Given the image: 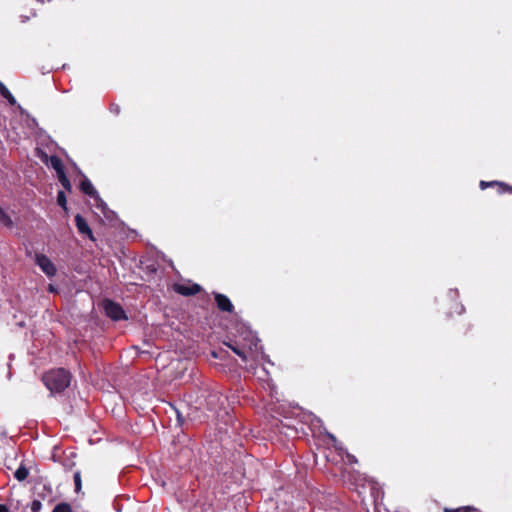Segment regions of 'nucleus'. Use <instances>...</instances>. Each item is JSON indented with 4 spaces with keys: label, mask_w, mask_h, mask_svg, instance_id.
Returning a JSON list of instances; mask_svg holds the SVG:
<instances>
[{
    "label": "nucleus",
    "mask_w": 512,
    "mask_h": 512,
    "mask_svg": "<svg viewBox=\"0 0 512 512\" xmlns=\"http://www.w3.org/2000/svg\"><path fill=\"white\" fill-rule=\"evenodd\" d=\"M71 373L64 368H57L46 372L43 377V383L47 389L54 393L63 392L71 382Z\"/></svg>",
    "instance_id": "nucleus-1"
},
{
    "label": "nucleus",
    "mask_w": 512,
    "mask_h": 512,
    "mask_svg": "<svg viewBox=\"0 0 512 512\" xmlns=\"http://www.w3.org/2000/svg\"><path fill=\"white\" fill-rule=\"evenodd\" d=\"M105 314L114 321L127 319L122 306L112 300H105L103 304Z\"/></svg>",
    "instance_id": "nucleus-2"
},
{
    "label": "nucleus",
    "mask_w": 512,
    "mask_h": 512,
    "mask_svg": "<svg viewBox=\"0 0 512 512\" xmlns=\"http://www.w3.org/2000/svg\"><path fill=\"white\" fill-rule=\"evenodd\" d=\"M34 261L47 277L56 275L57 269L55 264L45 254L36 253Z\"/></svg>",
    "instance_id": "nucleus-3"
},
{
    "label": "nucleus",
    "mask_w": 512,
    "mask_h": 512,
    "mask_svg": "<svg viewBox=\"0 0 512 512\" xmlns=\"http://www.w3.org/2000/svg\"><path fill=\"white\" fill-rule=\"evenodd\" d=\"M214 298L219 310L230 313L233 311L234 306L226 295L221 293H214Z\"/></svg>",
    "instance_id": "nucleus-4"
},
{
    "label": "nucleus",
    "mask_w": 512,
    "mask_h": 512,
    "mask_svg": "<svg viewBox=\"0 0 512 512\" xmlns=\"http://www.w3.org/2000/svg\"><path fill=\"white\" fill-rule=\"evenodd\" d=\"M75 224L80 234L87 235L91 240H94L91 228L89 227L84 217H82L80 214L75 216Z\"/></svg>",
    "instance_id": "nucleus-5"
},
{
    "label": "nucleus",
    "mask_w": 512,
    "mask_h": 512,
    "mask_svg": "<svg viewBox=\"0 0 512 512\" xmlns=\"http://www.w3.org/2000/svg\"><path fill=\"white\" fill-rule=\"evenodd\" d=\"M206 402L209 410H216L218 406L224 404V398L219 392H209L206 397Z\"/></svg>",
    "instance_id": "nucleus-6"
},
{
    "label": "nucleus",
    "mask_w": 512,
    "mask_h": 512,
    "mask_svg": "<svg viewBox=\"0 0 512 512\" xmlns=\"http://www.w3.org/2000/svg\"><path fill=\"white\" fill-rule=\"evenodd\" d=\"M201 286L198 284H193L191 286H186L182 284L175 285V291L183 296H192L196 295L201 291Z\"/></svg>",
    "instance_id": "nucleus-7"
},
{
    "label": "nucleus",
    "mask_w": 512,
    "mask_h": 512,
    "mask_svg": "<svg viewBox=\"0 0 512 512\" xmlns=\"http://www.w3.org/2000/svg\"><path fill=\"white\" fill-rule=\"evenodd\" d=\"M80 188L82 192L92 198H98V192L92 185L91 181L87 177H83L81 181Z\"/></svg>",
    "instance_id": "nucleus-8"
},
{
    "label": "nucleus",
    "mask_w": 512,
    "mask_h": 512,
    "mask_svg": "<svg viewBox=\"0 0 512 512\" xmlns=\"http://www.w3.org/2000/svg\"><path fill=\"white\" fill-rule=\"evenodd\" d=\"M0 94L3 98H5L9 104L16 105L17 101L15 97L11 94L9 89L0 81Z\"/></svg>",
    "instance_id": "nucleus-9"
},
{
    "label": "nucleus",
    "mask_w": 512,
    "mask_h": 512,
    "mask_svg": "<svg viewBox=\"0 0 512 512\" xmlns=\"http://www.w3.org/2000/svg\"><path fill=\"white\" fill-rule=\"evenodd\" d=\"M0 224L7 228H12L14 225L11 217L1 207H0Z\"/></svg>",
    "instance_id": "nucleus-10"
},
{
    "label": "nucleus",
    "mask_w": 512,
    "mask_h": 512,
    "mask_svg": "<svg viewBox=\"0 0 512 512\" xmlns=\"http://www.w3.org/2000/svg\"><path fill=\"white\" fill-rule=\"evenodd\" d=\"M50 164H51L52 168L56 171L57 174L64 171L62 161L58 156H55V155L51 156Z\"/></svg>",
    "instance_id": "nucleus-11"
},
{
    "label": "nucleus",
    "mask_w": 512,
    "mask_h": 512,
    "mask_svg": "<svg viewBox=\"0 0 512 512\" xmlns=\"http://www.w3.org/2000/svg\"><path fill=\"white\" fill-rule=\"evenodd\" d=\"M29 475V471L28 469L21 465L14 473V477L18 480V481H24Z\"/></svg>",
    "instance_id": "nucleus-12"
},
{
    "label": "nucleus",
    "mask_w": 512,
    "mask_h": 512,
    "mask_svg": "<svg viewBox=\"0 0 512 512\" xmlns=\"http://www.w3.org/2000/svg\"><path fill=\"white\" fill-rule=\"evenodd\" d=\"M58 180L64 189L70 191L72 186L64 171L57 174Z\"/></svg>",
    "instance_id": "nucleus-13"
},
{
    "label": "nucleus",
    "mask_w": 512,
    "mask_h": 512,
    "mask_svg": "<svg viewBox=\"0 0 512 512\" xmlns=\"http://www.w3.org/2000/svg\"><path fill=\"white\" fill-rule=\"evenodd\" d=\"M52 512H72V510L68 503L62 502L57 504Z\"/></svg>",
    "instance_id": "nucleus-14"
},
{
    "label": "nucleus",
    "mask_w": 512,
    "mask_h": 512,
    "mask_svg": "<svg viewBox=\"0 0 512 512\" xmlns=\"http://www.w3.org/2000/svg\"><path fill=\"white\" fill-rule=\"evenodd\" d=\"M57 203L62 208L66 209L67 200H66L65 193L63 191H59L58 192V194H57Z\"/></svg>",
    "instance_id": "nucleus-15"
},
{
    "label": "nucleus",
    "mask_w": 512,
    "mask_h": 512,
    "mask_svg": "<svg viewBox=\"0 0 512 512\" xmlns=\"http://www.w3.org/2000/svg\"><path fill=\"white\" fill-rule=\"evenodd\" d=\"M74 484H75V492H79L81 490V473L80 471H76L74 473Z\"/></svg>",
    "instance_id": "nucleus-16"
},
{
    "label": "nucleus",
    "mask_w": 512,
    "mask_h": 512,
    "mask_svg": "<svg viewBox=\"0 0 512 512\" xmlns=\"http://www.w3.org/2000/svg\"><path fill=\"white\" fill-rule=\"evenodd\" d=\"M228 347L235 353L237 354L239 357H241L243 360H246L247 359V356L245 354V352L241 349H239L237 346H234V345H231V344H228Z\"/></svg>",
    "instance_id": "nucleus-17"
},
{
    "label": "nucleus",
    "mask_w": 512,
    "mask_h": 512,
    "mask_svg": "<svg viewBox=\"0 0 512 512\" xmlns=\"http://www.w3.org/2000/svg\"><path fill=\"white\" fill-rule=\"evenodd\" d=\"M94 200L96 201V207L100 209L101 212L105 211L108 208L107 204L100 198L99 195L98 198H94Z\"/></svg>",
    "instance_id": "nucleus-18"
},
{
    "label": "nucleus",
    "mask_w": 512,
    "mask_h": 512,
    "mask_svg": "<svg viewBox=\"0 0 512 512\" xmlns=\"http://www.w3.org/2000/svg\"><path fill=\"white\" fill-rule=\"evenodd\" d=\"M42 508V503L40 500H33L32 503H31V511L32 512H40Z\"/></svg>",
    "instance_id": "nucleus-19"
},
{
    "label": "nucleus",
    "mask_w": 512,
    "mask_h": 512,
    "mask_svg": "<svg viewBox=\"0 0 512 512\" xmlns=\"http://www.w3.org/2000/svg\"><path fill=\"white\" fill-rule=\"evenodd\" d=\"M103 215L105 216V218L109 221H112L115 217H116V214L114 211L110 210L109 208H107L105 211L102 212Z\"/></svg>",
    "instance_id": "nucleus-20"
},
{
    "label": "nucleus",
    "mask_w": 512,
    "mask_h": 512,
    "mask_svg": "<svg viewBox=\"0 0 512 512\" xmlns=\"http://www.w3.org/2000/svg\"><path fill=\"white\" fill-rule=\"evenodd\" d=\"M500 182H497V181H490V182H486V181H481L480 182V188L481 189H485L487 187H492L494 185H499Z\"/></svg>",
    "instance_id": "nucleus-21"
},
{
    "label": "nucleus",
    "mask_w": 512,
    "mask_h": 512,
    "mask_svg": "<svg viewBox=\"0 0 512 512\" xmlns=\"http://www.w3.org/2000/svg\"><path fill=\"white\" fill-rule=\"evenodd\" d=\"M499 186H500V193H503V192L512 193V186H509L503 182L499 183Z\"/></svg>",
    "instance_id": "nucleus-22"
},
{
    "label": "nucleus",
    "mask_w": 512,
    "mask_h": 512,
    "mask_svg": "<svg viewBox=\"0 0 512 512\" xmlns=\"http://www.w3.org/2000/svg\"><path fill=\"white\" fill-rule=\"evenodd\" d=\"M63 465L66 469L70 470L75 466V462L72 459H67Z\"/></svg>",
    "instance_id": "nucleus-23"
},
{
    "label": "nucleus",
    "mask_w": 512,
    "mask_h": 512,
    "mask_svg": "<svg viewBox=\"0 0 512 512\" xmlns=\"http://www.w3.org/2000/svg\"><path fill=\"white\" fill-rule=\"evenodd\" d=\"M110 111L118 115L120 113V107L117 104H112L110 106Z\"/></svg>",
    "instance_id": "nucleus-24"
},
{
    "label": "nucleus",
    "mask_w": 512,
    "mask_h": 512,
    "mask_svg": "<svg viewBox=\"0 0 512 512\" xmlns=\"http://www.w3.org/2000/svg\"><path fill=\"white\" fill-rule=\"evenodd\" d=\"M0 512H9V508L4 504H0Z\"/></svg>",
    "instance_id": "nucleus-25"
},
{
    "label": "nucleus",
    "mask_w": 512,
    "mask_h": 512,
    "mask_svg": "<svg viewBox=\"0 0 512 512\" xmlns=\"http://www.w3.org/2000/svg\"><path fill=\"white\" fill-rule=\"evenodd\" d=\"M328 437L331 439V441L334 443V445L336 446V443H337V439L336 437L333 435V434H328Z\"/></svg>",
    "instance_id": "nucleus-26"
},
{
    "label": "nucleus",
    "mask_w": 512,
    "mask_h": 512,
    "mask_svg": "<svg viewBox=\"0 0 512 512\" xmlns=\"http://www.w3.org/2000/svg\"><path fill=\"white\" fill-rule=\"evenodd\" d=\"M465 512H479L476 508L473 507H467Z\"/></svg>",
    "instance_id": "nucleus-27"
},
{
    "label": "nucleus",
    "mask_w": 512,
    "mask_h": 512,
    "mask_svg": "<svg viewBox=\"0 0 512 512\" xmlns=\"http://www.w3.org/2000/svg\"><path fill=\"white\" fill-rule=\"evenodd\" d=\"M348 458H349V461L352 463H356L357 462V459L355 458V456L353 455H348Z\"/></svg>",
    "instance_id": "nucleus-28"
},
{
    "label": "nucleus",
    "mask_w": 512,
    "mask_h": 512,
    "mask_svg": "<svg viewBox=\"0 0 512 512\" xmlns=\"http://www.w3.org/2000/svg\"><path fill=\"white\" fill-rule=\"evenodd\" d=\"M48 289H49L50 292H55L56 291V288L53 285H51V284L49 285Z\"/></svg>",
    "instance_id": "nucleus-29"
},
{
    "label": "nucleus",
    "mask_w": 512,
    "mask_h": 512,
    "mask_svg": "<svg viewBox=\"0 0 512 512\" xmlns=\"http://www.w3.org/2000/svg\"><path fill=\"white\" fill-rule=\"evenodd\" d=\"M177 420L180 423L182 422V416H181V414L178 411H177Z\"/></svg>",
    "instance_id": "nucleus-30"
},
{
    "label": "nucleus",
    "mask_w": 512,
    "mask_h": 512,
    "mask_svg": "<svg viewBox=\"0 0 512 512\" xmlns=\"http://www.w3.org/2000/svg\"><path fill=\"white\" fill-rule=\"evenodd\" d=\"M22 22L25 23L29 20V17L28 16H22Z\"/></svg>",
    "instance_id": "nucleus-31"
},
{
    "label": "nucleus",
    "mask_w": 512,
    "mask_h": 512,
    "mask_svg": "<svg viewBox=\"0 0 512 512\" xmlns=\"http://www.w3.org/2000/svg\"><path fill=\"white\" fill-rule=\"evenodd\" d=\"M37 1L40 2V3H44V0H37Z\"/></svg>",
    "instance_id": "nucleus-32"
},
{
    "label": "nucleus",
    "mask_w": 512,
    "mask_h": 512,
    "mask_svg": "<svg viewBox=\"0 0 512 512\" xmlns=\"http://www.w3.org/2000/svg\"><path fill=\"white\" fill-rule=\"evenodd\" d=\"M445 512H453V511H450L449 509H445Z\"/></svg>",
    "instance_id": "nucleus-33"
}]
</instances>
